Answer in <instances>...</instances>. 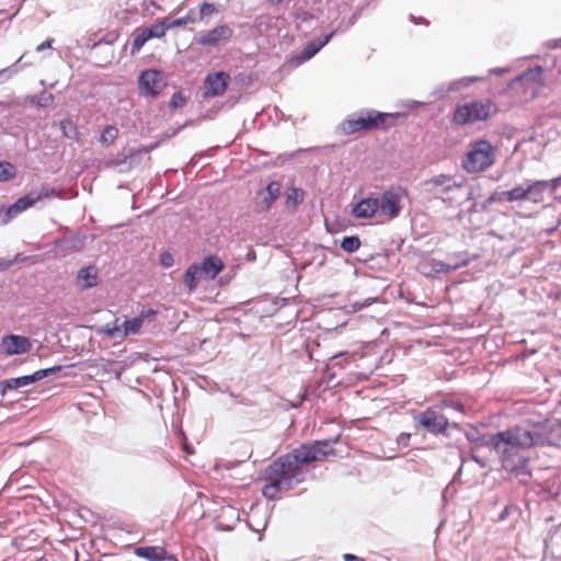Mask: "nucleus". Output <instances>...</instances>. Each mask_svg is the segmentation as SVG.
I'll return each instance as SVG.
<instances>
[{
	"instance_id": "nucleus-1",
	"label": "nucleus",
	"mask_w": 561,
	"mask_h": 561,
	"mask_svg": "<svg viewBox=\"0 0 561 561\" xmlns=\"http://www.w3.org/2000/svg\"><path fill=\"white\" fill-rule=\"evenodd\" d=\"M335 455L330 440H313L301 444L291 451L279 456L266 467V474H273L287 484V490L294 484L301 483L305 478L302 468L316 462H322Z\"/></svg>"
},
{
	"instance_id": "nucleus-2",
	"label": "nucleus",
	"mask_w": 561,
	"mask_h": 561,
	"mask_svg": "<svg viewBox=\"0 0 561 561\" xmlns=\"http://www.w3.org/2000/svg\"><path fill=\"white\" fill-rule=\"evenodd\" d=\"M540 443L536 433L522 427L500 432L492 437L503 468L511 472L523 469L528 460L527 451Z\"/></svg>"
},
{
	"instance_id": "nucleus-3",
	"label": "nucleus",
	"mask_w": 561,
	"mask_h": 561,
	"mask_svg": "<svg viewBox=\"0 0 561 561\" xmlns=\"http://www.w3.org/2000/svg\"><path fill=\"white\" fill-rule=\"evenodd\" d=\"M499 108L491 99L472 100L458 104L451 115V122L457 126L472 125L493 117Z\"/></svg>"
},
{
	"instance_id": "nucleus-4",
	"label": "nucleus",
	"mask_w": 561,
	"mask_h": 561,
	"mask_svg": "<svg viewBox=\"0 0 561 561\" xmlns=\"http://www.w3.org/2000/svg\"><path fill=\"white\" fill-rule=\"evenodd\" d=\"M548 186L549 184L547 181H528L527 183L517 185L512 190L495 192L492 194L490 199L499 203L529 201L538 204L543 202Z\"/></svg>"
},
{
	"instance_id": "nucleus-5",
	"label": "nucleus",
	"mask_w": 561,
	"mask_h": 561,
	"mask_svg": "<svg viewBox=\"0 0 561 561\" xmlns=\"http://www.w3.org/2000/svg\"><path fill=\"white\" fill-rule=\"evenodd\" d=\"M398 114L381 113L377 111H367L345 118L341 125V131L344 135H353L360 131H370L386 128V122L389 118L397 117Z\"/></svg>"
},
{
	"instance_id": "nucleus-6",
	"label": "nucleus",
	"mask_w": 561,
	"mask_h": 561,
	"mask_svg": "<svg viewBox=\"0 0 561 561\" xmlns=\"http://www.w3.org/2000/svg\"><path fill=\"white\" fill-rule=\"evenodd\" d=\"M495 162V148L485 139H480L470 145L462 161V168L469 173L483 172Z\"/></svg>"
},
{
	"instance_id": "nucleus-7",
	"label": "nucleus",
	"mask_w": 561,
	"mask_h": 561,
	"mask_svg": "<svg viewBox=\"0 0 561 561\" xmlns=\"http://www.w3.org/2000/svg\"><path fill=\"white\" fill-rule=\"evenodd\" d=\"M446 402L427 408L416 416V424L428 433L444 434L448 428V417L444 414Z\"/></svg>"
},
{
	"instance_id": "nucleus-8",
	"label": "nucleus",
	"mask_w": 561,
	"mask_h": 561,
	"mask_svg": "<svg viewBox=\"0 0 561 561\" xmlns=\"http://www.w3.org/2000/svg\"><path fill=\"white\" fill-rule=\"evenodd\" d=\"M426 190L444 203L454 201V193L463 187L462 182H457L454 176L439 174L424 182Z\"/></svg>"
},
{
	"instance_id": "nucleus-9",
	"label": "nucleus",
	"mask_w": 561,
	"mask_h": 561,
	"mask_svg": "<svg viewBox=\"0 0 561 561\" xmlns=\"http://www.w3.org/2000/svg\"><path fill=\"white\" fill-rule=\"evenodd\" d=\"M140 94L146 98H157L168 85L164 73L157 69H148L140 72L138 78Z\"/></svg>"
},
{
	"instance_id": "nucleus-10",
	"label": "nucleus",
	"mask_w": 561,
	"mask_h": 561,
	"mask_svg": "<svg viewBox=\"0 0 561 561\" xmlns=\"http://www.w3.org/2000/svg\"><path fill=\"white\" fill-rule=\"evenodd\" d=\"M404 193L401 187L390 188L377 197L379 215L388 220L397 218L402 209L401 201Z\"/></svg>"
},
{
	"instance_id": "nucleus-11",
	"label": "nucleus",
	"mask_w": 561,
	"mask_h": 561,
	"mask_svg": "<svg viewBox=\"0 0 561 561\" xmlns=\"http://www.w3.org/2000/svg\"><path fill=\"white\" fill-rule=\"evenodd\" d=\"M60 369V366H54L45 369H38L32 375L5 379L0 382V393L5 394L8 390H15L26 387L59 371Z\"/></svg>"
},
{
	"instance_id": "nucleus-12",
	"label": "nucleus",
	"mask_w": 561,
	"mask_h": 561,
	"mask_svg": "<svg viewBox=\"0 0 561 561\" xmlns=\"http://www.w3.org/2000/svg\"><path fill=\"white\" fill-rule=\"evenodd\" d=\"M233 36V31L229 25L221 24L217 25L214 28L202 33L197 43L202 46H210L216 47L221 44L228 43Z\"/></svg>"
},
{
	"instance_id": "nucleus-13",
	"label": "nucleus",
	"mask_w": 561,
	"mask_h": 561,
	"mask_svg": "<svg viewBox=\"0 0 561 561\" xmlns=\"http://www.w3.org/2000/svg\"><path fill=\"white\" fill-rule=\"evenodd\" d=\"M230 76L227 72L224 71H217L209 73L204 82L205 85V92L204 95L206 98H216L222 95L229 83H230Z\"/></svg>"
},
{
	"instance_id": "nucleus-14",
	"label": "nucleus",
	"mask_w": 561,
	"mask_h": 561,
	"mask_svg": "<svg viewBox=\"0 0 561 561\" xmlns=\"http://www.w3.org/2000/svg\"><path fill=\"white\" fill-rule=\"evenodd\" d=\"M282 185L279 182L272 181L267 186L259 191L255 195V208L260 213L271 209L275 201L280 196Z\"/></svg>"
},
{
	"instance_id": "nucleus-15",
	"label": "nucleus",
	"mask_w": 561,
	"mask_h": 561,
	"mask_svg": "<svg viewBox=\"0 0 561 561\" xmlns=\"http://www.w3.org/2000/svg\"><path fill=\"white\" fill-rule=\"evenodd\" d=\"M0 347L8 356L21 355L31 351L32 342L26 336L9 334L1 339Z\"/></svg>"
},
{
	"instance_id": "nucleus-16",
	"label": "nucleus",
	"mask_w": 561,
	"mask_h": 561,
	"mask_svg": "<svg viewBox=\"0 0 561 561\" xmlns=\"http://www.w3.org/2000/svg\"><path fill=\"white\" fill-rule=\"evenodd\" d=\"M377 214L378 203L375 196L360 199L352 208V215L357 219H370Z\"/></svg>"
},
{
	"instance_id": "nucleus-17",
	"label": "nucleus",
	"mask_w": 561,
	"mask_h": 561,
	"mask_svg": "<svg viewBox=\"0 0 561 561\" xmlns=\"http://www.w3.org/2000/svg\"><path fill=\"white\" fill-rule=\"evenodd\" d=\"M156 314H157L156 310H153L151 308H147V309H142L140 311L139 316H137L130 320H125L123 322V336L139 333L144 321L150 317L156 316Z\"/></svg>"
},
{
	"instance_id": "nucleus-18",
	"label": "nucleus",
	"mask_w": 561,
	"mask_h": 561,
	"mask_svg": "<svg viewBox=\"0 0 561 561\" xmlns=\"http://www.w3.org/2000/svg\"><path fill=\"white\" fill-rule=\"evenodd\" d=\"M99 283L98 268L93 265L82 267L76 277L77 286L82 289L95 287Z\"/></svg>"
},
{
	"instance_id": "nucleus-19",
	"label": "nucleus",
	"mask_w": 561,
	"mask_h": 561,
	"mask_svg": "<svg viewBox=\"0 0 561 561\" xmlns=\"http://www.w3.org/2000/svg\"><path fill=\"white\" fill-rule=\"evenodd\" d=\"M204 277L214 279L225 268L222 260L217 255L206 256L198 265Z\"/></svg>"
},
{
	"instance_id": "nucleus-20",
	"label": "nucleus",
	"mask_w": 561,
	"mask_h": 561,
	"mask_svg": "<svg viewBox=\"0 0 561 561\" xmlns=\"http://www.w3.org/2000/svg\"><path fill=\"white\" fill-rule=\"evenodd\" d=\"M264 479L267 483L264 485L262 493L266 499H277L282 491H288L285 482L279 480L277 477H273V474H266V471L264 472Z\"/></svg>"
},
{
	"instance_id": "nucleus-21",
	"label": "nucleus",
	"mask_w": 561,
	"mask_h": 561,
	"mask_svg": "<svg viewBox=\"0 0 561 561\" xmlns=\"http://www.w3.org/2000/svg\"><path fill=\"white\" fill-rule=\"evenodd\" d=\"M134 552L137 557L148 561H164L170 559L167 550L159 546L138 547Z\"/></svg>"
},
{
	"instance_id": "nucleus-22",
	"label": "nucleus",
	"mask_w": 561,
	"mask_h": 561,
	"mask_svg": "<svg viewBox=\"0 0 561 561\" xmlns=\"http://www.w3.org/2000/svg\"><path fill=\"white\" fill-rule=\"evenodd\" d=\"M332 36L333 33H330L323 38H318L308 43L300 55L297 57L298 64H302L312 58L324 45L329 43Z\"/></svg>"
},
{
	"instance_id": "nucleus-23",
	"label": "nucleus",
	"mask_w": 561,
	"mask_h": 561,
	"mask_svg": "<svg viewBox=\"0 0 561 561\" xmlns=\"http://www.w3.org/2000/svg\"><path fill=\"white\" fill-rule=\"evenodd\" d=\"M35 203L36 199L34 193H30L27 195L20 197L13 205H11L8 208L5 214L7 218L4 222L7 224L11 218L22 213L23 210H26L27 208L32 207Z\"/></svg>"
},
{
	"instance_id": "nucleus-24",
	"label": "nucleus",
	"mask_w": 561,
	"mask_h": 561,
	"mask_svg": "<svg viewBox=\"0 0 561 561\" xmlns=\"http://www.w3.org/2000/svg\"><path fill=\"white\" fill-rule=\"evenodd\" d=\"M201 268H198V264H192L184 273V284L187 287L188 291H193L196 289L198 285V279L202 277Z\"/></svg>"
},
{
	"instance_id": "nucleus-25",
	"label": "nucleus",
	"mask_w": 561,
	"mask_h": 561,
	"mask_svg": "<svg viewBox=\"0 0 561 561\" xmlns=\"http://www.w3.org/2000/svg\"><path fill=\"white\" fill-rule=\"evenodd\" d=\"M304 201V191L297 187H290L286 191L285 206L288 209L295 210L297 206Z\"/></svg>"
},
{
	"instance_id": "nucleus-26",
	"label": "nucleus",
	"mask_w": 561,
	"mask_h": 561,
	"mask_svg": "<svg viewBox=\"0 0 561 561\" xmlns=\"http://www.w3.org/2000/svg\"><path fill=\"white\" fill-rule=\"evenodd\" d=\"M149 39L150 37H148V33L145 27L136 28L133 33L130 54H137Z\"/></svg>"
},
{
	"instance_id": "nucleus-27",
	"label": "nucleus",
	"mask_w": 561,
	"mask_h": 561,
	"mask_svg": "<svg viewBox=\"0 0 561 561\" xmlns=\"http://www.w3.org/2000/svg\"><path fill=\"white\" fill-rule=\"evenodd\" d=\"M147 33H148V37L151 38H162L167 31L170 30V26H169V23H168V20L167 19H162L160 21H158L157 23L152 24L151 26L149 27H145Z\"/></svg>"
},
{
	"instance_id": "nucleus-28",
	"label": "nucleus",
	"mask_w": 561,
	"mask_h": 561,
	"mask_svg": "<svg viewBox=\"0 0 561 561\" xmlns=\"http://www.w3.org/2000/svg\"><path fill=\"white\" fill-rule=\"evenodd\" d=\"M118 128L113 126V125H107L102 134H101V137H100V142L103 145V146H111L114 144V141L116 140V138L118 137Z\"/></svg>"
},
{
	"instance_id": "nucleus-29",
	"label": "nucleus",
	"mask_w": 561,
	"mask_h": 561,
	"mask_svg": "<svg viewBox=\"0 0 561 561\" xmlns=\"http://www.w3.org/2000/svg\"><path fill=\"white\" fill-rule=\"evenodd\" d=\"M16 169L11 162L0 161V182H7L14 179Z\"/></svg>"
},
{
	"instance_id": "nucleus-30",
	"label": "nucleus",
	"mask_w": 561,
	"mask_h": 561,
	"mask_svg": "<svg viewBox=\"0 0 561 561\" xmlns=\"http://www.w3.org/2000/svg\"><path fill=\"white\" fill-rule=\"evenodd\" d=\"M359 247L360 240L357 236L345 237L341 242V248L347 253H353L357 251Z\"/></svg>"
},
{
	"instance_id": "nucleus-31",
	"label": "nucleus",
	"mask_w": 561,
	"mask_h": 561,
	"mask_svg": "<svg viewBox=\"0 0 561 561\" xmlns=\"http://www.w3.org/2000/svg\"><path fill=\"white\" fill-rule=\"evenodd\" d=\"M36 203L45 198L60 197L61 191L54 187H43L37 194H34Z\"/></svg>"
},
{
	"instance_id": "nucleus-32",
	"label": "nucleus",
	"mask_w": 561,
	"mask_h": 561,
	"mask_svg": "<svg viewBox=\"0 0 561 561\" xmlns=\"http://www.w3.org/2000/svg\"><path fill=\"white\" fill-rule=\"evenodd\" d=\"M218 13V9L214 3L204 2L199 8V20H203L206 16H211Z\"/></svg>"
},
{
	"instance_id": "nucleus-33",
	"label": "nucleus",
	"mask_w": 561,
	"mask_h": 561,
	"mask_svg": "<svg viewBox=\"0 0 561 561\" xmlns=\"http://www.w3.org/2000/svg\"><path fill=\"white\" fill-rule=\"evenodd\" d=\"M186 104V98L182 92L173 93L169 102L170 107L180 108Z\"/></svg>"
},
{
	"instance_id": "nucleus-34",
	"label": "nucleus",
	"mask_w": 561,
	"mask_h": 561,
	"mask_svg": "<svg viewBox=\"0 0 561 561\" xmlns=\"http://www.w3.org/2000/svg\"><path fill=\"white\" fill-rule=\"evenodd\" d=\"M193 22H195V18L192 14H187L185 16L172 20L170 22L168 21L170 28H173L176 26H182V25H185L187 23H193Z\"/></svg>"
},
{
	"instance_id": "nucleus-35",
	"label": "nucleus",
	"mask_w": 561,
	"mask_h": 561,
	"mask_svg": "<svg viewBox=\"0 0 561 561\" xmlns=\"http://www.w3.org/2000/svg\"><path fill=\"white\" fill-rule=\"evenodd\" d=\"M106 334L110 336V337H124L123 336V325L119 327L117 324H114L113 327H108L106 329Z\"/></svg>"
},
{
	"instance_id": "nucleus-36",
	"label": "nucleus",
	"mask_w": 561,
	"mask_h": 561,
	"mask_svg": "<svg viewBox=\"0 0 561 561\" xmlns=\"http://www.w3.org/2000/svg\"><path fill=\"white\" fill-rule=\"evenodd\" d=\"M161 263L164 265V266H171L172 263H173V257L170 253H163L161 254Z\"/></svg>"
},
{
	"instance_id": "nucleus-37",
	"label": "nucleus",
	"mask_w": 561,
	"mask_h": 561,
	"mask_svg": "<svg viewBox=\"0 0 561 561\" xmlns=\"http://www.w3.org/2000/svg\"><path fill=\"white\" fill-rule=\"evenodd\" d=\"M343 559H344V561H365L363 558L357 557V556L352 554V553H345L343 556Z\"/></svg>"
},
{
	"instance_id": "nucleus-38",
	"label": "nucleus",
	"mask_w": 561,
	"mask_h": 561,
	"mask_svg": "<svg viewBox=\"0 0 561 561\" xmlns=\"http://www.w3.org/2000/svg\"><path fill=\"white\" fill-rule=\"evenodd\" d=\"M53 39H47L36 47V51H42L46 48H50Z\"/></svg>"
},
{
	"instance_id": "nucleus-39",
	"label": "nucleus",
	"mask_w": 561,
	"mask_h": 561,
	"mask_svg": "<svg viewBox=\"0 0 561 561\" xmlns=\"http://www.w3.org/2000/svg\"><path fill=\"white\" fill-rule=\"evenodd\" d=\"M410 438V434L408 433H401L398 437L399 443H404Z\"/></svg>"
},
{
	"instance_id": "nucleus-40",
	"label": "nucleus",
	"mask_w": 561,
	"mask_h": 561,
	"mask_svg": "<svg viewBox=\"0 0 561 561\" xmlns=\"http://www.w3.org/2000/svg\"><path fill=\"white\" fill-rule=\"evenodd\" d=\"M67 125H71V123H70L69 121H62V122L60 123V127H61V129L64 130V134H65L66 136H68V135H67V133H66V130H68V127H66Z\"/></svg>"
},
{
	"instance_id": "nucleus-41",
	"label": "nucleus",
	"mask_w": 561,
	"mask_h": 561,
	"mask_svg": "<svg viewBox=\"0 0 561 561\" xmlns=\"http://www.w3.org/2000/svg\"><path fill=\"white\" fill-rule=\"evenodd\" d=\"M67 125H71V123H70L69 121H62V122L60 123V127H61V129L64 130V134H65L66 136H68V135H67V133H66V130H68V127H66Z\"/></svg>"
},
{
	"instance_id": "nucleus-42",
	"label": "nucleus",
	"mask_w": 561,
	"mask_h": 561,
	"mask_svg": "<svg viewBox=\"0 0 561 561\" xmlns=\"http://www.w3.org/2000/svg\"><path fill=\"white\" fill-rule=\"evenodd\" d=\"M267 3H270L271 5H279L282 3V0H266Z\"/></svg>"
},
{
	"instance_id": "nucleus-43",
	"label": "nucleus",
	"mask_w": 561,
	"mask_h": 561,
	"mask_svg": "<svg viewBox=\"0 0 561 561\" xmlns=\"http://www.w3.org/2000/svg\"><path fill=\"white\" fill-rule=\"evenodd\" d=\"M482 78H479V77H471V78H468L467 81L469 83H473V82H478V81H481Z\"/></svg>"
},
{
	"instance_id": "nucleus-44",
	"label": "nucleus",
	"mask_w": 561,
	"mask_h": 561,
	"mask_svg": "<svg viewBox=\"0 0 561 561\" xmlns=\"http://www.w3.org/2000/svg\"><path fill=\"white\" fill-rule=\"evenodd\" d=\"M491 72H493V73H500L501 71H500V70H492Z\"/></svg>"
}]
</instances>
